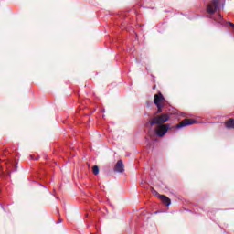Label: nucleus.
Returning <instances> with one entry per match:
<instances>
[{
	"label": "nucleus",
	"mask_w": 234,
	"mask_h": 234,
	"mask_svg": "<svg viewBox=\"0 0 234 234\" xmlns=\"http://www.w3.org/2000/svg\"><path fill=\"white\" fill-rule=\"evenodd\" d=\"M169 114L167 113L156 115L150 121V125H163L165 122H169Z\"/></svg>",
	"instance_id": "f257e3e1"
},
{
	"label": "nucleus",
	"mask_w": 234,
	"mask_h": 234,
	"mask_svg": "<svg viewBox=\"0 0 234 234\" xmlns=\"http://www.w3.org/2000/svg\"><path fill=\"white\" fill-rule=\"evenodd\" d=\"M220 6H224V0H213L207 7V14H215Z\"/></svg>",
	"instance_id": "f03ea898"
},
{
	"label": "nucleus",
	"mask_w": 234,
	"mask_h": 234,
	"mask_svg": "<svg viewBox=\"0 0 234 234\" xmlns=\"http://www.w3.org/2000/svg\"><path fill=\"white\" fill-rule=\"evenodd\" d=\"M163 101H165V98H164L162 92H159L154 96V103L157 107V114L162 112V107H164V105H162Z\"/></svg>",
	"instance_id": "7ed1b4c3"
},
{
	"label": "nucleus",
	"mask_w": 234,
	"mask_h": 234,
	"mask_svg": "<svg viewBox=\"0 0 234 234\" xmlns=\"http://www.w3.org/2000/svg\"><path fill=\"white\" fill-rule=\"evenodd\" d=\"M169 124H159L155 129V134L162 138L169 131Z\"/></svg>",
	"instance_id": "20e7f679"
},
{
	"label": "nucleus",
	"mask_w": 234,
	"mask_h": 234,
	"mask_svg": "<svg viewBox=\"0 0 234 234\" xmlns=\"http://www.w3.org/2000/svg\"><path fill=\"white\" fill-rule=\"evenodd\" d=\"M197 121L194 119H184L176 125L177 129H182V127H187V125H195Z\"/></svg>",
	"instance_id": "39448f33"
},
{
	"label": "nucleus",
	"mask_w": 234,
	"mask_h": 234,
	"mask_svg": "<svg viewBox=\"0 0 234 234\" xmlns=\"http://www.w3.org/2000/svg\"><path fill=\"white\" fill-rule=\"evenodd\" d=\"M115 173H123L125 171V165H123V161L119 160L114 166Z\"/></svg>",
	"instance_id": "423d86ee"
},
{
	"label": "nucleus",
	"mask_w": 234,
	"mask_h": 234,
	"mask_svg": "<svg viewBox=\"0 0 234 234\" xmlns=\"http://www.w3.org/2000/svg\"><path fill=\"white\" fill-rule=\"evenodd\" d=\"M160 200L165 204V206H171V199L165 195H159Z\"/></svg>",
	"instance_id": "0eeeda50"
},
{
	"label": "nucleus",
	"mask_w": 234,
	"mask_h": 234,
	"mask_svg": "<svg viewBox=\"0 0 234 234\" xmlns=\"http://www.w3.org/2000/svg\"><path fill=\"white\" fill-rule=\"evenodd\" d=\"M225 127L227 129H234V119L230 118L225 122Z\"/></svg>",
	"instance_id": "6e6552de"
},
{
	"label": "nucleus",
	"mask_w": 234,
	"mask_h": 234,
	"mask_svg": "<svg viewBox=\"0 0 234 234\" xmlns=\"http://www.w3.org/2000/svg\"><path fill=\"white\" fill-rule=\"evenodd\" d=\"M92 171H93V175H99L100 167H98V165H94Z\"/></svg>",
	"instance_id": "1a4fd4ad"
},
{
	"label": "nucleus",
	"mask_w": 234,
	"mask_h": 234,
	"mask_svg": "<svg viewBox=\"0 0 234 234\" xmlns=\"http://www.w3.org/2000/svg\"><path fill=\"white\" fill-rule=\"evenodd\" d=\"M229 27H231V28H233V29H234V24H233V23L229 22Z\"/></svg>",
	"instance_id": "9d476101"
},
{
	"label": "nucleus",
	"mask_w": 234,
	"mask_h": 234,
	"mask_svg": "<svg viewBox=\"0 0 234 234\" xmlns=\"http://www.w3.org/2000/svg\"><path fill=\"white\" fill-rule=\"evenodd\" d=\"M218 19H222V15L218 14Z\"/></svg>",
	"instance_id": "9b49d317"
},
{
	"label": "nucleus",
	"mask_w": 234,
	"mask_h": 234,
	"mask_svg": "<svg viewBox=\"0 0 234 234\" xmlns=\"http://www.w3.org/2000/svg\"><path fill=\"white\" fill-rule=\"evenodd\" d=\"M153 194L154 195H158V192H156L155 190H153Z\"/></svg>",
	"instance_id": "f8f14e48"
},
{
	"label": "nucleus",
	"mask_w": 234,
	"mask_h": 234,
	"mask_svg": "<svg viewBox=\"0 0 234 234\" xmlns=\"http://www.w3.org/2000/svg\"><path fill=\"white\" fill-rule=\"evenodd\" d=\"M153 89H154V90L156 89V85H154V86L153 87Z\"/></svg>",
	"instance_id": "ddd939ff"
},
{
	"label": "nucleus",
	"mask_w": 234,
	"mask_h": 234,
	"mask_svg": "<svg viewBox=\"0 0 234 234\" xmlns=\"http://www.w3.org/2000/svg\"><path fill=\"white\" fill-rule=\"evenodd\" d=\"M58 222H61V219H58Z\"/></svg>",
	"instance_id": "4468645a"
}]
</instances>
